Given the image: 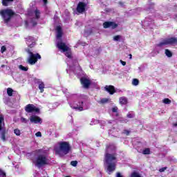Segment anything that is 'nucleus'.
Here are the masks:
<instances>
[{
  "label": "nucleus",
  "instance_id": "1",
  "mask_svg": "<svg viewBox=\"0 0 177 177\" xmlns=\"http://www.w3.org/2000/svg\"><path fill=\"white\" fill-rule=\"evenodd\" d=\"M115 150V147L114 145H110L106 147V150L104 156V165L107 168L108 174H111V172L115 171V153L114 151Z\"/></svg>",
  "mask_w": 177,
  "mask_h": 177
},
{
  "label": "nucleus",
  "instance_id": "2",
  "mask_svg": "<svg viewBox=\"0 0 177 177\" xmlns=\"http://www.w3.org/2000/svg\"><path fill=\"white\" fill-rule=\"evenodd\" d=\"M34 156L32 158V161L35 167L41 168L44 165L48 164V156L49 153L45 149H38L32 153Z\"/></svg>",
  "mask_w": 177,
  "mask_h": 177
},
{
  "label": "nucleus",
  "instance_id": "3",
  "mask_svg": "<svg viewBox=\"0 0 177 177\" xmlns=\"http://www.w3.org/2000/svg\"><path fill=\"white\" fill-rule=\"evenodd\" d=\"M57 35V41H56V46L63 53H65L66 57L68 59H71V50L70 47L66 44V43L62 41V37L63 36V30H62V27L60 26H57L56 28Z\"/></svg>",
  "mask_w": 177,
  "mask_h": 177
},
{
  "label": "nucleus",
  "instance_id": "4",
  "mask_svg": "<svg viewBox=\"0 0 177 177\" xmlns=\"http://www.w3.org/2000/svg\"><path fill=\"white\" fill-rule=\"evenodd\" d=\"M75 74H77V77H80V82L82 86L84 87L86 89H88V88H89V86H91V84H92V80H91V77L86 75V74L84 73V71L80 67L76 68V72H75Z\"/></svg>",
  "mask_w": 177,
  "mask_h": 177
},
{
  "label": "nucleus",
  "instance_id": "5",
  "mask_svg": "<svg viewBox=\"0 0 177 177\" xmlns=\"http://www.w3.org/2000/svg\"><path fill=\"white\" fill-rule=\"evenodd\" d=\"M71 147H70V144L67 142H59L58 143V147L55 148V151L56 154L63 157V156H66L70 153V150Z\"/></svg>",
  "mask_w": 177,
  "mask_h": 177
},
{
  "label": "nucleus",
  "instance_id": "6",
  "mask_svg": "<svg viewBox=\"0 0 177 177\" xmlns=\"http://www.w3.org/2000/svg\"><path fill=\"white\" fill-rule=\"evenodd\" d=\"M0 15L4 20V23H9L12 17L15 16V12L11 9H5L0 11Z\"/></svg>",
  "mask_w": 177,
  "mask_h": 177
},
{
  "label": "nucleus",
  "instance_id": "7",
  "mask_svg": "<svg viewBox=\"0 0 177 177\" xmlns=\"http://www.w3.org/2000/svg\"><path fill=\"white\" fill-rule=\"evenodd\" d=\"M28 53L29 55L28 62L31 66L35 64L38 62V59H41V55L38 53L34 54L30 50H28Z\"/></svg>",
  "mask_w": 177,
  "mask_h": 177
},
{
  "label": "nucleus",
  "instance_id": "8",
  "mask_svg": "<svg viewBox=\"0 0 177 177\" xmlns=\"http://www.w3.org/2000/svg\"><path fill=\"white\" fill-rule=\"evenodd\" d=\"M164 45H177V38L171 37L166 39L162 42L159 43L157 46H164Z\"/></svg>",
  "mask_w": 177,
  "mask_h": 177
},
{
  "label": "nucleus",
  "instance_id": "9",
  "mask_svg": "<svg viewBox=\"0 0 177 177\" xmlns=\"http://www.w3.org/2000/svg\"><path fill=\"white\" fill-rule=\"evenodd\" d=\"M39 15H41V12H39V10H35L34 12H32L31 14H29V16H30V23L33 26H37V20L39 18Z\"/></svg>",
  "mask_w": 177,
  "mask_h": 177
},
{
  "label": "nucleus",
  "instance_id": "10",
  "mask_svg": "<svg viewBox=\"0 0 177 177\" xmlns=\"http://www.w3.org/2000/svg\"><path fill=\"white\" fill-rule=\"evenodd\" d=\"M26 113H39V109L37 108L34 104H29L25 107Z\"/></svg>",
  "mask_w": 177,
  "mask_h": 177
},
{
  "label": "nucleus",
  "instance_id": "11",
  "mask_svg": "<svg viewBox=\"0 0 177 177\" xmlns=\"http://www.w3.org/2000/svg\"><path fill=\"white\" fill-rule=\"evenodd\" d=\"M72 109L77 110V111H82L84 110V100L79 101V102L75 105H70Z\"/></svg>",
  "mask_w": 177,
  "mask_h": 177
},
{
  "label": "nucleus",
  "instance_id": "12",
  "mask_svg": "<svg viewBox=\"0 0 177 177\" xmlns=\"http://www.w3.org/2000/svg\"><path fill=\"white\" fill-rule=\"evenodd\" d=\"M29 120L32 124H41L42 123V119L39 118V116H37V115H32L29 118Z\"/></svg>",
  "mask_w": 177,
  "mask_h": 177
},
{
  "label": "nucleus",
  "instance_id": "13",
  "mask_svg": "<svg viewBox=\"0 0 177 177\" xmlns=\"http://www.w3.org/2000/svg\"><path fill=\"white\" fill-rule=\"evenodd\" d=\"M104 28H117L118 27V25L115 24V22L111 21H106L103 24Z\"/></svg>",
  "mask_w": 177,
  "mask_h": 177
},
{
  "label": "nucleus",
  "instance_id": "14",
  "mask_svg": "<svg viewBox=\"0 0 177 177\" xmlns=\"http://www.w3.org/2000/svg\"><path fill=\"white\" fill-rule=\"evenodd\" d=\"M26 44L29 48H34L35 46V39L32 37H28L26 38Z\"/></svg>",
  "mask_w": 177,
  "mask_h": 177
},
{
  "label": "nucleus",
  "instance_id": "15",
  "mask_svg": "<svg viewBox=\"0 0 177 177\" xmlns=\"http://www.w3.org/2000/svg\"><path fill=\"white\" fill-rule=\"evenodd\" d=\"M85 8H86V3L80 2L77 7V12H78V13H84V12H85Z\"/></svg>",
  "mask_w": 177,
  "mask_h": 177
},
{
  "label": "nucleus",
  "instance_id": "16",
  "mask_svg": "<svg viewBox=\"0 0 177 177\" xmlns=\"http://www.w3.org/2000/svg\"><path fill=\"white\" fill-rule=\"evenodd\" d=\"M154 21L151 19L146 18L143 21H142V26L145 28L147 27H150L151 24H153Z\"/></svg>",
  "mask_w": 177,
  "mask_h": 177
},
{
  "label": "nucleus",
  "instance_id": "17",
  "mask_svg": "<svg viewBox=\"0 0 177 177\" xmlns=\"http://www.w3.org/2000/svg\"><path fill=\"white\" fill-rule=\"evenodd\" d=\"M104 89L106 92L110 93V95H114V93H115V88L113 86H105Z\"/></svg>",
  "mask_w": 177,
  "mask_h": 177
},
{
  "label": "nucleus",
  "instance_id": "18",
  "mask_svg": "<svg viewBox=\"0 0 177 177\" xmlns=\"http://www.w3.org/2000/svg\"><path fill=\"white\" fill-rule=\"evenodd\" d=\"M36 82H37L39 84V89L41 93H44V89L45 88V84H44V82L41 81L40 80H37Z\"/></svg>",
  "mask_w": 177,
  "mask_h": 177
},
{
  "label": "nucleus",
  "instance_id": "19",
  "mask_svg": "<svg viewBox=\"0 0 177 177\" xmlns=\"http://www.w3.org/2000/svg\"><path fill=\"white\" fill-rule=\"evenodd\" d=\"M5 122V116H3V115L0 113V131L2 130V125H3Z\"/></svg>",
  "mask_w": 177,
  "mask_h": 177
},
{
  "label": "nucleus",
  "instance_id": "20",
  "mask_svg": "<svg viewBox=\"0 0 177 177\" xmlns=\"http://www.w3.org/2000/svg\"><path fill=\"white\" fill-rule=\"evenodd\" d=\"M119 101H120V104H127L128 103V98H127L126 97H121L120 99H119Z\"/></svg>",
  "mask_w": 177,
  "mask_h": 177
},
{
  "label": "nucleus",
  "instance_id": "21",
  "mask_svg": "<svg viewBox=\"0 0 177 177\" xmlns=\"http://www.w3.org/2000/svg\"><path fill=\"white\" fill-rule=\"evenodd\" d=\"M14 0H2L3 6H9Z\"/></svg>",
  "mask_w": 177,
  "mask_h": 177
},
{
  "label": "nucleus",
  "instance_id": "22",
  "mask_svg": "<svg viewBox=\"0 0 177 177\" xmlns=\"http://www.w3.org/2000/svg\"><path fill=\"white\" fill-rule=\"evenodd\" d=\"M165 53L167 57H172V52L169 50V49H165Z\"/></svg>",
  "mask_w": 177,
  "mask_h": 177
},
{
  "label": "nucleus",
  "instance_id": "23",
  "mask_svg": "<svg viewBox=\"0 0 177 177\" xmlns=\"http://www.w3.org/2000/svg\"><path fill=\"white\" fill-rule=\"evenodd\" d=\"M132 85H133L134 86H138V85H139V80L133 79L132 80Z\"/></svg>",
  "mask_w": 177,
  "mask_h": 177
},
{
  "label": "nucleus",
  "instance_id": "24",
  "mask_svg": "<svg viewBox=\"0 0 177 177\" xmlns=\"http://www.w3.org/2000/svg\"><path fill=\"white\" fill-rule=\"evenodd\" d=\"M7 94L9 96H13V89L12 88H7Z\"/></svg>",
  "mask_w": 177,
  "mask_h": 177
},
{
  "label": "nucleus",
  "instance_id": "25",
  "mask_svg": "<svg viewBox=\"0 0 177 177\" xmlns=\"http://www.w3.org/2000/svg\"><path fill=\"white\" fill-rule=\"evenodd\" d=\"M122 38V36L121 35H116L113 37V41H121V39Z\"/></svg>",
  "mask_w": 177,
  "mask_h": 177
},
{
  "label": "nucleus",
  "instance_id": "26",
  "mask_svg": "<svg viewBox=\"0 0 177 177\" xmlns=\"http://www.w3.org/2000/svg\"><path fill=\"white\" fill-rule=\"evenodd\" d=\"M14 133H15V135L17 136H20V135L21 134V133L20 132V131L19 130V129H15L14 130Z\"/></svg>",
  "mask_w": 177,
  "mask_h": 177
},
{
  "label": "nucleus",
  "instance_id": "27",
  "mask_svg": "<svg viewBox=\"0 0 177 177\" xmlns=\"http://www.w3.org/2000/svg\"><path fill=\"white\" fill-rule=\"evenodd\" d=\"M163 103H165V104H170L171 103V100L168 99V98H165L163 100Z\"/></svg>",
  "mask_w": 177,
  "mask_h": 177
},
{
  "label": "nucleus",
  "instance_id": "28",
  "mask_svg": "<svg viewBox=\"0 0 177 177\" xmlns=\"http://www.w3.org/2000/svg\"><path fill=\"white\" fill-rule=\"evenodd\" d=\"M131 177H142L138 172H133L131 174Z\"/></svg>",
  "mask_w": 177,
  "mask_h": 177
},
{
  "label": "nucleus",
  "instance_id": "29",
  "mask_svg": "<svg viewBox=\"0 0 177 177\" xmlns=\"http://www.w3.org/2000/svg\"><path fill=\"white\" fill-rule=\"evenodd\" d=\"M143 154H150V149L147 148L143 151Z\"/></svg>",
  "mask_w": 177,
  "mask_h": 177
},
{
  "label": "nucleus",
  "instance_id": "30",
  "mask_svg": "<svg viewBox=\"0 0 177 177\" xmlns=\"http://www.w3.org/2000/svg\"><path fill=\"white\" fill-rule=\"evenodd\" d=\"M0 176L1 177H6V174L2 169H0Z\"/></svg>",
  "mask_w": 177,
  "mask_h": 177
},
{
  "label": "nucleus",
  "instance_id": "31",
  "mask_svg": "<svg viewBox=\"0 0 177 177\" xmlns=\"http://www.w3.org/2000/svg\"><path fill=\"white\" fill-rule=\"evenodd\" d=\"M77 164H78V162L76 160L71 162V165H72V167H77Z\"/></svg>",
  "mask_w": 177,
  "mask_h": 177
},
{
  "label": "nucleus",
  "instance_id": "32",
  "mask_svg": "<svg viewBox=\"0 0 177 177\" xmlns=\"http://www.w3.org/2000/svg\"><path fill=\"white\" fill-rule=\"evenodd\" d=\"M21 122H24V124H27L28 122V120L25 118H21Z\"/></svg>",
  "mask_w": 177,
  "mask_h": 177
},
{
  "label": "nucleus",
  "instance_id": "33",
  "mask_svg": "<svg viewBox=\"0 0 177 177\" xmlns=\"http://www.w3.org/2000/svg\"><path fill=\"white\" fill-rule=\"evenodd\" d=\"M127 118H133L134 115L132 113H129L127 115Z\"/></svg>",
  "mask_w": 177,
  "mask_h": 177
},
{
  "label": "nucleus",
  "instance_id": "34",
  "mask_svg": "<svg viewBox=\"0 0 177 177\" xmlns=\"http://www.w3.org/2000/svg\"><path fill=\"white\" fill-rule=\"evenodd\" d=\"M1 140H3V142H5V140H6V136H5V133H1Z\"/></svg>",
  "mask_w": 177,
  "mask_h": 177
},
{
  "label": "nucleus",
  "instance_id": "35",
  "mask_svg": "<svg viewBox=\"0 0 177 177\" xmlns=\"http://www.w3.org/2000/svg\"><path fill=\"white\" fill-rule=\"evenodd\" d=\"M35 136H37V138H41V136H42V133H41V131L37 132L35 133Z\"/></svg>",
  "mask_w": 177,
  "mask_h": 177
},
{
  "label": "nucleus",
  "instance_id": "36",
  "mask_svg": "<svg viewBox=\"0 0 177 177\" xmlns=\"http://www.w3.org/2000/svg\"><path fill=\"white\" fill-rule=\"evenodd\" d=\"M109 102V99L104 98L101 100V103H107Z\"/></svg>",
  "mask_w": 177,
  "mask_h": 177
},
{
  "label": "nucleus",
  "instance_id": "37",
  "mask_svg": "<svg viewBox=\"0 0 177 177\" xmlns=\"http://www.w3.org/2000/svg\"><path fill=\"white\" fill-rule=\"evenodd\" d=\"M6 50V47L5 46H1V53H3Z\"/></svg>",
  "mask_w": 177,
  "mask_h": 177
},
{
  "label": "nucleus",
  "instance_id": "38",
  "mask_svg": "<svg viewBox=\"0 0 177 177\" xmlns=\"http://www.w3.org/2000/svg\"><path fill=\"white\" fill-rule=\"evenodd\" d=\"M19 69L21 70L22 71H27V70H28V68H27V67H19Z\"/></svg>",
  "mask_w": 177,
  "mask_h": 177
},
{
  "label": "nucleus",
  "instance_id": "39",
  "mask_svg": "<svg viewBox=\"0 0 177 177\" xmlns=\"http://www.w3.org/2000/svg\"><path fill=\"white\" fill-rule=\"evenodd\" d=\"M112 111L113 113H117V111H118V107L112 108Z\"/></svg>",
  "mask_w": 177,
  "mask_h": 177
},
{
  "label": "nucleus",
  "instance_id": "40",
  "mask_svg": "<svg viewBox=\"0 0 177 177\" xmlns=\"http://www.w3.org/2000/svg\"><path fill=\"white\" fill-rule=\"evenodd\" d=\"M166 169H167L166 167H162V168L159 169V172H164V171H166Z\"/></svg>",
  "mask_w": 177,
  "mask_h": 177
},
{
  "label": "nucleus",
  "instance_id": "41",
  "mask_svg": "<svg viewBox=\"0 0 177 177\" xmlns=\"http://www.w3.org/2000/svg\"><path fill=\"white\" fill-rule=\"evenodd\" d=\"M120 62L121 63L122 66H125L127 64V62H125L122 60H120Z\"/></svg>",
  "mask_w": 177,
  "mask_h": 177
},
{
  "label": "nucleus",
  "instance_id": "42",
  "mask_svg": "<svg viewBox=\"0 0 177 177\" xmlns=\"http://www.w3.org/2000/svg\"><path fill=\"white\" fill-rule=\"evenodd\" d=\"M101 124L102 125H105L106 124V122L104 120H101Z\"/></svg>",
  "mask_w": 177,
  "mask_h": 177
},
{
  "label": "nucleus",
  "instance_id": "43",
  "mask_svg": "<svg viewBox=\"0 0 177 177\" xmlns=\"http://www.w3.org/2000/svg\"><path fill=\"white\" fill-rule=\"evenodd\" d=\"M143 71V69L142 68H138V73H142Z\"/></svg>",
  "mask_w": 177,
  "mask_h": 177
},
{
  "label": "nucleus",
  "instance_id": "44",
  "mask_svg": "<svg viewBox=\"0 0 177 177\" xmlns=\"http://www.w3.org/2000/svg\"><path fill=\"white\" fill-rule=\"evenodd\" d=\"M43 2L44 5H46V3H48V0H43Z\"/></svg>",
  "mask_w": 177,
  "mask_h": 177
},
{
  "label": "nucleus",
  "instance_id": "45",
  "mask_svg": "<svg viewBox=\"0 0 177 177\" xmlns=\"http://www.w3.org/2000/svg\"><path fill=\"white\" fill-rule=\"evenodd\" d=\"M124 133H126V135H129V132L127 130L124 131Z\"/></svg>",
  "mask_w": 177,
  "mask_h": 177
},
{
  "label": "nucleus",
  "instance_id": "46",
  "mask_svg": "<svg viewBox=\"0 0 177 177\" xmlns=\"http://www.w3.org/2000/svg\"><path fill=\"white\" fill-rule=\"evenodd\" d=\"M80 99H84V100H85V99H86V96H82V97H80Z\"/></svg>",
  "mask_w": 177,
  "mask_h": 177
},
{
  "label": "nucleus",
  "instance_id": "47",
  "mask_svg": "<svg viewBox=\"0 0 177 177\" xmlns=\"http://www.w3.org/2000/svg\"><path fill=\"white\" fill-rule=\"evenodd\" d=\"M26 25L28 26V21H26Z\"/></svg>",
  "mask_w": 177,
  "mask_h": 177
},
{
  "label": "nucleus",
  "instance_id": "48",
  "mask_svg": "<svg viewBox=\"0 0 177 177\" xmlns=\"http://www.w3.org/2000/svg\"><path fill=\"white\" fill-rule=\"evenodd\" d=\"M4 102L8 103V101L6 100V99H4Z\"/></svg>",
  "mask_w": 177,
  "mask_h": 177
},
{
  "label": "nucleus",
  "instance_id": "49",
  "mask_svg": "<svg viewBox=\"0 0 177 177\" xmlns=\"http://www.w3.org/2000/svg\"><path fill=\"white\" fill-rule=\"evenodd\" d=\"M19 67H24V66L22 65H19Z\"/></svg>",
  "mask_w": 177,
  "mask_h": 177
},
{
  "label": "nucleus",
  "instance_id": "50",
  "mask_svg": "<svg viewBox=\"0 0 177 177\" xmlns=\"http://www.w3.org/2000/svg\"><path fill=\"white\" fill-rule=\"evenodd\" d=\"M109 124H111V120H110V121L109 122Z\"/></svg>",
  "mask_w": 177,
  "mask_h": 177
},
{
  "label": "nucleus",
  "instance_id": "51",
  "mask_svg": "<svg viewBox=\"0 0 177 177\" xmlns=\"http://www.w3.org/2000/svg\"><path fill=\"white\" fill-rule=\"evenodd\" d=\"M1 67H5V65H1Z\"/></svg>",
  "mask_w": 177,
  "mask_h": 177
},
{
  "label": "nucleus",
  "instance_id": "52",
  "mask_svg": "<svg viewBox=\"0 0 177 177\" xmlns=\"http://www.w3.org/2000/svg\"><path fill=\"white\" fill-rule=\"evenodd\" d=\"M101 68V70H103V68Z\"/></svg>",
  "mask_w": 177,
  "mask_h": 177
}]
</instances>
